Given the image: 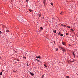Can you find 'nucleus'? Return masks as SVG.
<instances>
[{
    "mask_svg": "<svg viewBox=\"0 0 78 78\" xmlns=\"http://www.w3.org/2000/svg\"><path fill=\"white\" fill-rule=\"evenodd\" d=\"M56 51H58V48H57V49H56Z\"/></svg>",
    "mask_w": 78,
    "mask_h": 78,
    "instance_id": "nucleus-23",
    "label": "nucleus"
},
{
    "mask_svg": "<svg viewBox=\"0 0 78 78\" xmlns=\"http://www.w3.org/2000/svg\"><path fill=\"white\" fill-rule=\"evenodd\" d=\"M14 72H17V71H14Z\"/></svg>",
    "mask_w": 78,
    "mask_h": 78,
    "instance_id": "nucleus-29",
    "label": "nucleus"
},
{
    "mask_svg": "<svg viewBox=\"0 0 78 78\" xmlns=\"http://www.w3.org/2000/svg\"><path fill=\"white\" fill-rule=\"evenodd\" d=\"M64 27H66V25H64Z\"/></svg>",
    "mask_w": 78,
    "mask_h": 78,
    "instance_id": "nucleus-32",
    "label": "nucleus"
},
{
    "mask_svg": "<svg viewBox=\"0 0 78 78\" xmlns=\"http://www.w3.org/2000/svg\"><path fill=\"white\" fill-rule=\"evenodd\" d=\"M62 44L64 45H66V42H62Z\"/></svg>",
    "mask_w": 78,
    "mask_h": 78,
    "instance_id": "nucleus-5",
    "label": "nucleus"
},
{
    "mask_svg": "<svg viewBox=\"0 0 78 78\" xmlns=\"http://www.w3.org/2000/svg\"><path fill=\"white\" fill-rule=\"evenodd\" d=\"M73 55H74V57H75V53H74V52H73Z\"/></svg>",
    "mask_w": 78,
    "mask_h": 78,
    "instance_id": "nucleus-12",
    "label": "nucleus"
},
{
    "mask_svg": "<svg viewBox=\"0 0 78 78\" xmlns=\"http://www.w3.org/2000/svg\"><path fill=\"white\" fill-rule=\"evenodd\" d=\"M62 50L63 51H64V52L66 51V49H64V48H63L62 49Z\"/></svg>",
    "mask_w": 78,
    "mask_h": 78,
    "instance_id": "nucleus-3",
    "label": "nucleus"
},
{
    "mask_svg": "<svg viewBox=\"0 0 78 78\" xmlns=\"http://www.w3.org/2000/svg\"><path fill=\"white\" fill-rule=\"evenodd\" d=\"M44 75H42V78H44Z\"/></svg>",
    "mask_w": 78,
    "mask_h": 78,
    "instance_id": "nucleus-22",
    "label": "nucleus"
},
{
    "mask_svg": "<svg viewBox=\"0 0 78 78\" xmlns=\"http://www.w3.org/2000/svg\"><path fill=\"white\" fill-rule=\"evenodd\" d=\"M30 74L31 75H32V76H33L34 75V74L31 72H30Z\"/></svg>",
    "mask_w": 78,
    "mask_h": 78,
    "instance_id": "nucleus-2",
    "label": "nucleus"
},
{
    "mask_svg": "<svg viewBox=\"0 0 78 78\" xmlns=\"http://www.w3.org/2000/svg\"><path fill=\"white\" fill-rule=\"evenodd\" d=\"M40 29H41V30H42L43 29V28H42V27H40Z\"/></svg>",
    "mask_w": 78,
    "mask_h": 78,
    "instance_id": "nucleus-13",
    "label": "nucleus"
},
{
    "mask_svg": "<svg viewBox=\"0 0 78 78\" xmlns=\"http://www.w3.org/2000/svg\"><path fill=\"white\" fill-rule=\"evenodd\" d=\"M73 62V61H69V62Z\"/></svg>",
    "mask_w": 78,
    "mask_h": 78,
    "instance_id": "nucleus-16",
    "label": "nucleus"
},
{
    "mask_svg": "<svg viewBox=\"0 0 78 78\" xmlns=\"http://www.w3.org/2000/svg\"><path fill=\"white\" fill-rule=\"evenodd\" d=\"M54 32L55 33H56V31L54 30Z\"/></svg>",
    "mask_w": 78,
    "mask_h": 78,
    "instance_id": "nucleus-14",
    "label": "nucleus"
},
{
    "mask_svg": "<svg viewBox=\"0 0 78 78\" xmlns=\"http://www.w3.org/2000/svg\"><path fill=\"white\" fill-rule=\"evenodd\" d=\"M24 58H25V59H26V57H24Z\"/></svg>",
    "mask_w": 78,
    "mask_h": 78,
    "instance_id": "nucleus-28",
    "label": "nucleus"
},
{
    "mask_svg": "<svg viewBox=\"0 0 78 78\" xmlns=\"http://www.w3.org/2000/svg\"><path fill=\"white\" fill-rule=\"evenodd\" d=\"M44 66H45V67H47V65L46 64H44Z\"/></svg>",
    "mask_w": 78,
    "mask_h": 78,
    "instance_id": "nucleus-7",
    "label": "nucleus"
},
{
    "mask_svg": "<svg viewBox=\"0 0 78 78\" xmlns=\"http://www.w3.org/2000/svg\"><path fill=\"white\" fill-rule=\"evenodd\" d=\"M36 58H39L40 59H41V57L40 56H39L38 57L36 56Z\"/></svg>",
    "mask_w": 78,
    "mask_h": 78,
    "instance_id": "nucleus-6",
    "label": "nucleus"
},
{
    "mask_svg": "<svg viewBox=\"0 0 78 78\" xmlns=\"http://www.w3.org/2000/svg\"><path fill=\"white\" fill-rule=\"evenodd\" d=\"M38 16H39V17H40L41 16V14L40 13V14Z\"/></svg>",
    "mask_w": 78,
    "mask_h": 78,
    "instance_id": "nucleus-11",
    "label": "nucleus"
},
{
    "mask_svg": "<svg viewBox=\"0 0 78 78\" xmlns=\"http://www.w3.org/2000/svg\"><path fill=\"white\" fill-rule=\"evenodd\" d=\"M2 75V72L0 73V75Z\"/></svg>",
    "mask_w": 78,
    "mask_h": 78,
    "instance_id": "nucleus-10",
    "label": "nucleus"
},
{
    "mask_svg": "<svg viewBox=\"0 0 78 78\" xmlns=\"http://www.w3.org/2000/svg\"><path fill=\"white\" fill-rule=\"evenodd\" d=\"M61 33V32H59V33H58V35H60V36Z\"/></svg>",
    "mask_w": 78,
    "mask_h": 78,
    "instance_id": "nucleus-8",
    "label": "nucleus"
},
{
    "mask_svg": "<svg viewBox=\"0 0 78 78\" xmlns=\"http://www.w3.org/2000/svg\"><path fill=\"white\" fill-rule=\"evenodd\" d=\"M51 5L52 6H53V3H51Z\"/></svg>",
    "mask_w": 78,
    "mask_h": 78,
    "instance_id": "nucleus-20",
    "label": "nucleus"
},
{
    "mask_svg": "<svg viewBox=\"0 0 78 78\" xmlns=\"http://www.w3.org/2000/svg\"><path fill=\"white\" fill-rule=\"evenodd\" d=\"M62 12H61V13H60V14L62 15Z\"/></svg>",
    "mask_w": 78,
    "mask_h": 78,
    "instance_id": "nucleus-25",
    "label": "nucleus"
},
{
    "mask_svg": "<svg viewBox=\"0 0 78 78\" xmlns=\"http://www.w3.org/2000/svg\"><path fill=\"white\" fill-rule=\"evenodd\" d=\"M27 66H29L28 64H27Z\"/></svg>",
    "mask_w": 78,
    "mask_h": 78,
    "instance_id": "nucleus-33",
    "label": "nucleus"
},
{
    "mask_svg": "<svg viewBox=\"0 0 78 78\" xmlns=\"http://www.w3.org/2000/svg\"><path fill=\"white\" fill-rule=\"evenodd\" d=\"M66 35H69V33H66Z\"/></svg>",
    "mask_w": 78,
    "mask_h": 78,
    "instance_id": "nucleus-24",
    "label": "nucleus"
},
{
    "mask_svg": "<svg viewBox=\"0 0 78 78\" xmlns=\"http://www.w3.org/2000/svg\"><path fill=\"white\" fill-rule=\"evenodd\" d=\"M71 32H74V30L72 29H71Z\"/></svg>",
    "mask_w": 78,
    "mask_h": 78,
    "instance_id": "nucleus-4",
    "label": "nucleus"
},
{
    "mask_svg": "<svg viewBox=\"0 0 78 78\" xmlns=\"http://www.w3.org/2000/svg\"><path fill=\"white\" fill-rule=\"evenodd\" d=\"M28 1V0H26V2H27V1Z\"/></svg>",
    "mask_w": 78,
    "mask_h": 78,
    "instance_id": "nucleus-30",
    "label": "nucleus"
},
{
    "mask_svg": "<svg viewBox=\"0 0 78 78\" xmlns=\"http://www.w3.org/2000/svg\"><path fill=\"white\" fill-rule=\"evenodd\" d=\"M66 78H69V76H67Z\"/></svg>",
    "mask_w": 78,
    "mask_h": 78,
    "instance_id": "nucleus-26",
    "label": "nucleus"
},
{
    "mask_svg": "<svg viewBox=\"0 0 78 78\" xmlns=\"http://www.w3.org/2000/svg\"><path fill=\"white\" fill-rule=\"evenodd\" d=\"M29 11H30V12H31L32 10H31V9H29Z\"/></svg>",
    "mask_w": 78,
    "mask_h": 78,
    "instance_id": "nucleus-17",
    "label": "nucleus"
},
{
    "mask_svg": "<svg viewBox=\"0 0 78 78\" xmlns=\"http://www.w3.org/2000/svg\"><path fill=\"white\" fill-rule=\"evenodd\" d=\"M3 71H4V70H3L2 72H3Z\"/></svg>",
    "mask_w": 78,
    "mask_h": 78,
    "instance_id": "nucleus-31",
    "label": "nucleus"
},
{
    "mask_svg": "<svg viewBox=\"0 0 78 78\" xmlns=\"http://www.w3.org/2000/svg\"><path fill=\"white\" fill-rule=\"evenodd\" d=\"M43 3L44 5H45V3H46V0H44Z\"/></svg>",
    "mask_w": 78,
    "mask_h": 78,
    "instance_id": "nucleus-1",
    "label": "nucleus"
},
{
    "mask_svg": "<svg viewBox=\"0 0 78 78\" xmlns=\"http://www.w3.org/2000/svg\"><path fill=\"white\" fill-rule=\"evenodd\" d=\"M67 27H68V28H70V27L69 26H68Z\"/></svg>",
    "mask_w": 78,
    "mask_h": 78,
    "instance_id": "nucleus-21",
    "label": "nucleus"
},
{
    "mask_svg": "<svg viewBox=\"0 0 78 78\" xmlns=\"http://www.w3.org/2000/svg\"><path fill=\"white\" fill-rule=\"evenodd\" d=\"M60 36H63V34H61L60 35Z\"/></svg>",
    "mask_w": 78,
    "mask_h": 78,
    "instance_id": "nucleus-15",
    "label": "nucleus"
},
{
    "mask_svg": "<svg viewBox=\"0 0 78 78\" xmlns=\"http://www.w3.org/2000/svg\"><path fill=\"white\" fill-rule=\"evenodd\" d=\"M2 32L1 31H0V33L1 34V33H2Z\"/></svg>",
    "mask_w": 78,
    "mask_h": 78,
    "instance_id": "nucleus-27",
    "label": "nucleus"
},
{
    "mask_svg": "<svg viewBox=\"0 0 78 78\" xmlns=\"http://www.w3.org/2000/svg\"><path fill=\"white\" fill-rule=\"evenodd\" d=\"M6 32H9V31L8 30H7Z\"/></svg>",
    "mask_w": 78,
    "mask_h": 78,
    "instance_id": "nucleus-18",
    "label": "nucleus"
},
{
    "mask_svg": "<svg viewBox=\"0 0 78 78\" xmlns=\"http://www.w3.org/2000/svg\"><path fill=\"white\" fill-rule=\"evenodd\" d=\"M59 48H61V49H62H62L63 48H62V47H61V46L59 47Z\"/></svg>",
    "mask_w": 78,
    "mask_h": 78,
    "instance_id": "nucleus-9",
    "label": "nucleus"
},
{
    "mask_svg": "<svg viewBox=\"0 0 78 78\" xmlns=\"http://www.w3.org/2000/svg\"><path fill=\"white\" fill-rule=\"evenodd\" d=\"M37 60V61L38 62H39L40 61H39V60L36 59Z\"/></svg>",
    "mask_w": 78,
    "mask_h": 78,
    "instance_id": "nucleus-19",
    "label": "nucleus"
}]
</instances>
